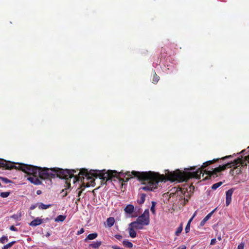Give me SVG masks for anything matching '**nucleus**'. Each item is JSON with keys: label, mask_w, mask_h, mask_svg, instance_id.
<instances>
[{"label": "nucleus", "mask_w": 249, "mask_h": 249, "mask_svg": "<svg viewBox=\"0 0 249 249\" xmlns=\"http://www.w3.org/2000/svg\"><path fill=\"white\" fill-rule=\"evenodd\" d=\"M74 173H76V171L74 170L63 169V181H65L64 187L66 190V193L63 195V197L67 195V190H69L71 187L70 182L71 179H72V182L74 185L76 186L78 184V189H82L83 190L86 187L89 186L88 183L86 184L85 183V177L87 178V179H89L91 178V176H93L107 180L110 179L112 177L120 176V174L121 173H118L115 170H108L106 172L105 170H92L89 172L85 169L80 170L78 174V176H74Z\"/></svg>", "instance_id": "obj_1"}, {"label": "nucleus", "mask_w": 249, "mask_h": 249, "mask_svg": "<svg viewBox=\"0 0 249 249\" xmlns=\"http://www.w3.org/2000/svg\"><path fill=\"white\" fill-rule=\"evenodd\" d=\"M217 160H218V159L207 161L203 163L200 167L197 168H196V166L192 167L190 168V171L188 172H182L179 170H177L174 172L167 171V173H165V175L168 180L172 181L175 180L185 181L192 178L199 179L200 178V175L202 173V169H204L206 166L212 164Z\"/></svg>", "instance_id": "obj_2"}, {"label": "nucleus", "mask_w": 249, "mask_h": 249, "mask_svg": "<svg viewBox=\"0 0 249 249\" xmlns=\"http://www.w3.org/2000/svg\"><path fill=\"white\" fill-rule=\"evenodd\" d=\"M126 175L131 177H137L140 180L143 181L144 186L140 188V190L144 191H154L157 188L159 182L162 180L159 174L153 172H127Z\"/></svg>", "instance_id": "obj_3"}, {"label": "nucleus", "mask_w": 249, "mask_h": 249, "mask_svg": "<svg viewBox=\"0 0 249 249\" xmlns=\"http://www.w3.org/2000/svg\"><path fill=\"white\" fill-rule=\"evenodd\" d=\"M0 166L5 167L7 169H11L14 168L20 169L28 175L27 179L32 183L39 185L41 183L38 178V175L39 174V167H38L24 164H18V166H17L13 165V163L0 159Z\"/></svg>", "instance_id": "obj_4"}, {"label": "nucleus", "mask_w": 249, "mask_h": 249, "mask_svg": "<svg viewBox=\"0 0 249 249\" xmlns=\"http://www.w3.org/2000/svg\"><path fill=\"white\" fill-rule=\"evenodd\" d=\"M38 178L41 179L55 178H62V169L59 168H40L39 169Z\"/></svg>", "instance_id": "obj_5"}, {"label": "nucleus", "mask_w": 249, "mask_h": 249, "mask_svg": "<svg viewBox=\"0 0 249 249\" xmlns=\"http://www.w3.org/2000/svg\"><path fill=\"white\" fill-rule=\"evenodd\" d=\"M241 161L240 159H237L234 160L233 162H228L223 165H220L219 167L215 168L212 171H205L206 174L210 177H213V178L218 176L219 173L225 170L227 168H230L232 166L237 165L239 162Z\"/></svg>", "instance_id": "obj_6"}, {"label": "nucleus", "mask_w": 249, "mask_h": 249, "mask_svg": "<svg viewBox=\"0 0 249 249\" xmlns=\"http://www.w3.org/2000/svg\"><path fill=\"white\" fill-rule=\"evenodd\" d=\"M136 220L145 226L149 225L150 222L149 210L146 209L143 213L137 218Z\"/></svg>", "instance_id": "obj_7"}, {"label": "nucleus", "mask_w": 249, "mask_h": 249, "mask_svg": "<svg viewBox=\"0 0 249 249\" xmlns=\"http://www.w3.org/2000/svg\"><path fill=\"white\" fill-rule=\"evenodd\" d=\"M144 226V225L143 224L138 222L137 220L133 221L129 224V226L132 227L135 230H142L143 229Z\"/></svg>", "instance_id": "obj_8"}, {"label": "nucleus", "mask_w": 249, "mask_h": 249, "mask_svg": "<svg viewBox=\"0 0 249 249\" xmlns=\"http://www.w3.org/2000/svg\"><path fill=\"white\" fill-rule=\"evenodd\" d=\"M233 190L232 189L228 190L226 192V204L227 206H228L231 202V196L233 194Z\"/></svg>", "instance_id": "obj_9"}, {"label": "nucleus", "mask_w": 249, "mask_h": 249, "mask_svg": "<svg viewBox=\"0 0 249 249\" xmlns=\"http://www.w3.org/2000/svg\"><path fill=\"white\" fill-rule=\"evenodd\" d=\"M137 209V207L135 208L133 205L128 204L125 207L124 211L125 213L129 214H131L135 211H136Z\"/></svg>", "instance_id": "obj_10"}, {"label": "nucleus", "mask_w": 249, "mask_h": 249, "mask_svg": "<svg viewBox=\"0 0 249 249\" xmlns=\"http://www.w3.org/2000/svg\"><path fill=\"white\" fill-rule=\"evenodd\" d=\"M216 209L213 210L211 213H210L209 214H208L204 218V219L200 222V226L202 227L203 226L205 223L210 218V217L212 216L213 213V212L215 211Z\"/></svg>", "instance_id": "obj_11"}, {"label": "nucleus", "mask_w": 249, "mask_h": 249, "mask_svg": "<svg viewBox=\"0 0 249 249\" xmlns=\"http://www.w3.org/2000/svg\"><path fill=\"white\" fill-rule=\"evenodd\" d=\"M42 219H40L39 217H37L30 223V225L32 227H36V226L40 225L42 223Z\"/></svg>", "instance_id": "obj_12"}, {"label": "nucleus", "mask_w": 249, "mask_h": 249, "mask_svg": "<svg viewBox=\"0 0 249 249\" xmlns=\"http://www.w3.org/2000/svg\"><path fill=\"white\" fill-rule=\"evenodd\" d=\"M241 172V167L240 165L236 166L233 170H231V174L232 175H238Z\"/></svg>", "instance_id": "obj_13"}, {"label": "nucleus", "mask_w": 249, "mask_h": 249, "mask_svg": "<svg viewBox=\"0 0 249 249\" xmlns=\"http://www.w3.org/2000/svg\"><path fill=\"white\" fill-rule=\"evenodd\" d=\"M146 195L144 194H140L137 200V203L140 204H142L145 200Z\"/></svg>", "instance_id": "obj_14"}, {"label": "nucleus", "mask_w": 249, "mask_h": 249, "mask_svg": "<svg viewBox=\"0 0 249 249\" xmlns=\"http://www.w3.org/2000/svg\"><path fill=\"white\" fill-rule=\"evenodd\" d=\"M135 230V229L131 226H129L128 228L129 236L132 238H135L136 237L137 233Z\"/></svg>", "instance_id": "obj_15"}, {"label": "nucleus", "mask_w": 249, "mask_h": 249, "mask_svg": "<svg viewBox=\"0 0 249 249\" xmlns=\"http://www.w3.org/2000/svg\"><path fill=\"white\" fill-rule=\"evenodd\" d=\"M102 242L99 241H97L96 242H93L92 244L89 245V247L95 249H97L101 246Z\"/></svg>", "instance_id": "obj_16"}, {"label": "nucleus", "mask_w": 249, "mask_h": 249, "mask_svg": "<svg viewBox=\"0 0 249 249\" xmlns=\"http://www.w3.org/2000/svg\"><path fill=\"white\" fill-rule=\"evenodd\" d=\"M38 208L39 209L45 210L52 206L51 204L46 205L42 203H37Z\"/></svg>", "instance_id": "obj_17"}, {"label": "nucleus", "mask_w": 249, "mask_h": 249, "mask_svg": "<svg viewBox=\"0 0 249 249\" xmlns=\"http://www.w3.org/2000/svg\"><path fill=\"white\" fill-rule=\"evenodd\" d=\"M115 219L112 217L108 218L107 220V224L108 227H111L114 224Z\"/></svg>", "instance_id": "obj_18"}, {"label": "nucleus", "mask_w": 249, "mask_h": 249, "mask_svg": "<svg viewBox=\"0 0 249 249\" xmlns=\"http://www.w3.org/2000/svg\"><path fill=\"white\" fill-rule=\"evenodd\" d=\"M98 236L97 233H93L89 234L88 236L85 239V241H87V240H93L95 239Z\"/></svg>", "instance_id": "obj_19"}, {"label": "nucleus", "mask_w": 249, "mask_h": 249, "mask_svg": "<svg viewBox=\"0 0 249 249\" xmlns=\"http://www.w3.org/2000/svg\"><path fill=\"white\" fill-rule=\"evenodd\" d=\"M124 246L127 248H131L133 247V244L128 240H124L123 242Z\"/></svg>", "instance_id": "obj_20"}, {"label": "nucleus", "mask_w": 249, "mask_h": 249, "mask_svg": "<svg viewBox=\"0 0 249 249\" xmlns=\"http://www.w3.org/2000/svg\"><path fill=\"white\" fill-rule=\"evenodd\" d=\"M222 184V182H219L216 183H215L213 184L212 186V189L213 190H216L217 188H218L219 186H220Z\"/></svg>", "instance_id": "obj_21"}, {"label": "nucleus", "mask_w": 249, "mask_h": 249, "mask_svg": "<svg viewBox=\"0 0 249 249\" xmlns=\"http://www.w3.org/2000/svg\"><path fill=\"white\" fill-rule=\"evenodd\" d=\"M160 77L158 76L156 73L155 72L154 75L153 76L152 82L154 84L157 83L159 80Z\"/></svg>", "instance_id": "obj_22"}, {"label": "nucleus", "mask_w": 249, "mask_h": 249, "mask_svg": "<svg viewBox=\"0 0 249 249\" xmlns=\"http://www.w3.org/2000/svg\"><path fill=\"white\" fill-rule=\"evenodd\" d=\"M15 243V241L11 242L7 244H6V245L4 246L2 249H8L11 248Z\"/></svg>", "instance_id": "obj_23"}, {"label": "nucleus", "mask_w": 249, "mask_h": 249, "mask_svg": "<svg viewBox=\"0 0 249 249\" xmlns=\"http://www.w3.org/2000/svg\"><path fill=\"white\" fill-rule=\"evenodd\" d=\"M8 240V237L6 236H3L2 237L0 238V242L2 244L5 243Z\"/></svg>", "instance_id": "obj_24"}, {"label": "nucleus", "mask_w": 249, "mask_h": 249, "mask_svg": "<svg viewBox=\"0 0 249 249\" xmlns=\"http://www.w3.org/2000/svg\"><path fill=\"white\" fill-rule=\"evenodd\" d=\"M156 204V203L155 202H154V201L152 202V206L151 207L150 210L153 213H155V207Z\"/></svg>", "instance_id": "obj_25"}, {"label": "nucleus", "mask_w": 249, "mask_h": 249, "mask_svg": "<svg viewBox=\"0 0 249 249\" xmlns=\"http://www.w3.org/2000/svg\"><path fill=\"white\" fill-rule=\"evenodd\" d=\"M182 231V227L181 226H179L178 228L176 231V235L177 236H178L179 234Z\"/></svg>", "instance_id": "obj_26"}, {"label": "nucleus", "mask_w": 249, "mask_h": 249, "mask_svg": "<svg viewBox=\"0 0 249 249\" xmlns=\"http://www.w3.org/2000/svg\"><path fill=\"white\" fill-rule=\"evenodd\" d=\"M10 193L7 192H2L0 194V196L3 198L7 197L9 196Z\"/></svg>", "instance_id": "obj_27"}, {"label": "nucleus", "mask_w": 249, "mask_h": 249, "mask_svg": "<svg viewBox=\"0 0 249 249\" xmlns=\"http://www.w3.org/2000/svg\"><path fill=\"white\" fill-rule=\"evenodd\" d=\"M55 221H57V222L62 221V215H60L58 216H57L55 219Z\"/></svg>", "instance_id": "obj_28"}, {"label": "nucleus", "mask_w": 249, "mask_h": 249, "mask_svg": "<svg viewBox=\"0 0 249 249\" xmlns=\"http://www.w3.org/2000/svg\"><path fill=\"white\" fill-rule=\"evenodd\" d=\"M190 229V224L187 223V224L185 227V229L186 233H188Z\"/></svg>", "instance_id": "obj_29"}, {"label": "nucleus", "mask_w": 249, "mask_h": 249, "mask_svg": "<svg viewBox=\"0 0 249 249\" xmlns=\"http://www.w3.org/2000/svg\"><path fill=\"white\" fill-rule=\"evenodd\" d=\"M0 179L4 183H7L10 182L9 180L7 178H0Z\"/></svg>", "instance_id": "obj_30"}, {"label": "nucleus", "mask_w": 249, "mask_h": 249, "mask_svg": "<svg viewBox=\"0 0 249 249\" xmlns=\"http://www.w3.org/2000/svg\"><path fill=\"white\" fill-rule=\"evenodd\" d=\"M244 243H241L238 246L237 249H244Z\"/></svg>", "instance_id": "obj_31"}, {"label": "nucleus", "mask_w": 249, "mask_h": 249, "mask_svg": "<svg viewBox=\"0 0 249 249\" xmlns=\"http://www.w3.org/2000/svg\"><path fill=\"white\" fill-rule=\"evenodd\" d=\"M84 232V229L82 228L79 231H77L76 234L79 235L83 233Z\"/></svg>", "instance_id": "obj_32"}, {"label": "nucleus", "mask_w": 249, "mask_h": 249, "mask_svg": "<svg viewBox=\"0 0 249 249\" xmlns=\"http://www.w3.org/2000/svg\"><path fill=\"white\" fill-rule=\"evenodd\" d=\"M115 237L119 240H121L122 239V236L120 235H119V234H116L115 235Z\"/></svg>", "instance_id": "obj_33"}, {"label": "nucleus", "mask_w": 249, "mask_h": 249, "mask_svg": "<svg viewBox=\"0 0 249 249\" xmlns=\"http://www.w3.org/2000/svg\"><path fill=\"white\" fill-rule=\"evenodd\" d=\"M216 242V239L215 238L212 239L211 240L210 244L211 245H213L215 244Z\"/></svg>", "instance_id": "obj_34"}, {"label": "nucleus", "mask_w": 249, "mask_h": 249, "mask_svg": "<svg viewBox=\"0 0 249 249\" xmlns=\"http://www.w3.org/2000/svg\"><path fill=\"white\" fill-rule=\"evenodd\" d=\"M36 207H38V206H37V203L36 204H35V205H32L31 207H30V209L31 210H34L36 208Z\"/></svg>", "instance_id": "obj_35"}, {"label": "nucleus", "mask_w": 249, "mask_h": 249, "mask_svg": "<svg viewBox=\"0 0 249 249\" xmlns=\"http://www.w3.org/2000/svg\"><path fill=\"white\" fill-rule=\"evenodd\" d=\"M111 247L112 249H122V248H120L119 246H116V245L112 246Z\"/></svg>", "instance_id": "obj_36"}, {"label": "nucleus", "mask_w": 249, "mask_h": 249, "mask_svg": "<svg viewBox=\"0 0 249 249\" xmlns=\"http://www.w3.org/2000/svg\"><path fill=\"white\" fill-rule=\"evenodd\" d=\"M10 229L11 231H17V229L14 226H11L10 227Z\"/></svg>", "instance_id": "obj_37"}, {"label": "nucleus", "mask_w": 249, "mask_h": 249, "mask_svg": "<svg viewBox=\"0 0 249 249\" xmlns=\"http://www.w3.org/2000/svg\"><path fill=\"white\" fill-rule=\"evenodd\" d=\"M231 157H232L231 155L227 156H226V157H225L224 158H222V159L224 160V159L230 158H231Z\"/></svg>", "instance_id": "obj_38"}, {"label": "nucleus", "mask_w": 249, "mask_h": 249, "mask_svg": "<svg viewBox=\"0 0 249 249\" xmlns=\"http://www.w3.org/2000/svg\"><path fill=\"white\" fill-rule=\"evenodd\" d=\"M186 249V247L183 246H180L179 247H178V248L177 249Z\"/></svg>", "instance_id": "obj_39"}, {"label": "nucleus", "mask_w": 249, "mask_h": 249, "mask_svg": "<svg viewBox=\"0 0 249 249\" xmlns=\"http://www.w3.org/2000/svg\"><path fill=\"white\" fill-rule=\"evenodd\" d=\"M194 218H193V217H192L189 219V220L188 221V224H190L191 222H192V221L193 220V219Z\"/></svg>", "instance_id": "obj_40"}, {"label": "nucleus", "mask_w": 249, "mask_h": 249, "mask_svg": "<svg viewBox=\"0 0 249 249\" xmlns=\"http://www.w3.org/2000/svg\"><path fill=\"white\" fill-rule=\"evenodd\" d=\"M196 214H197V211H196L192 216L193 218H194L196 216Z\"/></svg>", "instance_id": "obj_41"}, {"label": "nucleus", "mask_w": 249, "mask_h": 249, "mask_svg": "<svg viewBox=\"0 0 249 249\" xmlns=\"http://www.w3.org/2000/svg\"><path fill=\"white\" fill-rule=\"evenodd\" d=\"M246 150H243L241 151V153L243 154H245L247 153V152H246Z\"/></svg>", "instance_id": "obj_42"}, {"label": "nucleus", "mask_w": 249, "mask_h": 249, "mask_svg": "<svg viewBox=\"0 0 249 249\" xmlns=\"http://www.w3.org/2000/svg\"><path fill=\"white\" fill-rule=\"evenodd\" d=\"M246 160L249 162V155L246 157Z\"/></svg>", "instance_id": "obj_43"}, {"label": "nucleus", "mask_w": 249, "mask_h": 249, "mask_svg": "<svg viewBox=\"0 0 249 249\" xmlns=\"http://www.w3.org/2000/svg\"><path fill=\"white\" fill-rule=\"evenodd\" d=\"M13 217H14V218H18V216H17V215H14L13 216Z\"/></svg>", "instance_id": "obj_44"}, {"label": "nucleus", "mask_w": 249, "mask_h": 249, "mask_svg": "<svg viewBox=\"0 0 249 249\" xmlns=\"http://www.w3.org/2000/svg\"><path fill=\"white\" fill-rule=\"evenodd\" d=\"M40 193H41V191H37V194L38 195L40 194Z\"/></svg>", "instance_id": "obj_45"}, {"label": "nucleus", "mask_w": 249, "mask_h": 249, "mask_svg": "<svg viewBox=\"0 0 249 249\" xmlns=\"http://www.w3.org/2000/svg\"><path fill=\"white\" fill-rule=\"evenodd\" d=\"M217 239H218L219 240H221V236H219V237H218Z\"/></svg>", "instance_id": "obj_46"}, {"label": "nucleus", "mask_w": 249, "mask_h": 249, "mask_svg": "<svg viewBox=\"0 0 249 249\" xmlns=\"http://www.w3.org/2000/svg\"><path fill=\"white\" fill-rule=\"evenodd\" d=\"M82 193V190L81 191H79V192H78V195L79 196L80 195L81 193Z\"/></svg>", "instance_id": "obj_47"}, {"label": "nucleus", "mask_w": 249, "mask_h": 249, "mask_svg": "<svg viewBox=\"0 0 249 249\" xmlns=\"http://www.w3.org/2000/svg\"><path fill=\"white\" fill-rule=\"evenodd\" d=\"M65 218H66V216L63 215V221L65 220Z\"/></svg>", "instance_id": "obj_48"}, {"label": "nucleus", "mask_w": 249, "mask_h": 249, "mask_svg": "<svg viewBox=\"0 0 249 249\" xmlns=\"http://www.w3.org/2000/svg\"><path fill=\"white\" fill-rule=\"evenodd\" d=\"M49 235H50V234H49V233H48L47 234V236H49Z\"/></svg>", "instance_id": "obj_49"}, {"label": "nucleus", "mask_w": 249, "mask_h": 249, "mask_svg": "<svg viewBox=\"0 0 249 249\" xmlns=\"http://www.w3.org/2000/svg\"><path fill=\"white\" fill-rule=\"evenodd\" d=\"M140 210V208H139V209H138V211H139Z\"/></svg>", "instance_id": "obj_50"}, {"label": "nucleus", "mask_w": 249, "mask_h": 249, "mask_svg": "<svg viewBox=\"0 0 249 249\" xmlns=\"http://www.w3.org/2000/svg\"><path fill=\"white\" fill-rule=\"evenodd\" d=\"M248 149H249L248 150V152H249V146L248 147Z\"/></svg>", "instance_id": "obj_51"}]
</instances>
